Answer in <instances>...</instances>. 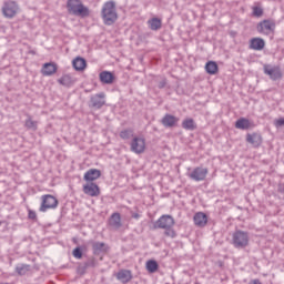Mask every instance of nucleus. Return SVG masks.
I'll return each instance as SVG.
<instances>
[{"label": "nucleus", "instance_id": "1", "mask_svg": "<svg viewBox=\"0 0 284 284\" xmlns=\"http://www.w3.org/2000/svg\"><path fill=\"white\" fill-rule=\"evenodd\" d=\"M174 217L172 215H162L153 223L152 230H165L164 236L169 239H176V231H174Z\"/></svg>", "mask_w": 284, "mask_h": 284}, {"label": "nucleus", "instance_id": "2", "mask_svg": "<svg viewBox=\"0 0 284 284\" xmlns=\"http://www.w3.org/2000/svg\"><path fill=\"white\" fill-rule=\"evenodd\" d=\"M101 17L104 26H114L119 19L116 13V2L114 0L106 1L101 10Z\"/></svg>", "mask_w": 284, "mask_h": 284}, {"label": "nucleus", "instance_id": "3", "mask_svg": "<svg viewBox=\"0 0 284 284\" xmlns=\"http://www.w3.org/2000/svg\"><path fill=\"white\" fill-rule=\"evenodd\" d=\"M67 9L69 14H73V17H81L85 19L90 14V9L81 2V0H68Z\"/></svg>", "mask_w": 284, "mask_h": 284}, {"label": "nucleus", "instance_id": "4", "mask_svg": "<svg viewBox=\"0 0 284 284\" xmlns=\"http://www.w3.org/2000/svg\"><path fill=\"white\" fill-rule=\"evenodd\" d=\"M232 245L236 247V250H244V247H247L250 245V233L236 230L232 234Z\"/></svg>", "mask_w": 284, "mask_h": 284}, {"label": "nucleus", "instance_id": "5", "mask_svg": "<svg viewBox=\"0 0 284 284\" xmlns=\"http://www.w3.org/2000/svg\"><path fill=\"white\" fill-rule=\"evenodd\" d=\"M2 14L6 19H14L17 14H19V3L17 1H4L2 6Z\"/></svg>", "mask_w": 284, "mask_h": 284}, {"label": "nucleus", "instance_id": "6", "mask_svg": "<svg viewBox=\"0 0 284 284\" xmlns=\"http://www.w3.org/2000/svg\"><path fill=\"white\" fill-rule=\"evenodd\" d=\"M41 205L39 211L45 212L47 210H57L59 207V200L54 195L45 194L41 196Z\"/></svg>", "mask_w": 284, "mask_h": 284}, {"label": "nucleus", "instance_id": "7", "mask_svg": "<svg viewBox=\"0 0 284 284\" xmlns=\"http://www.w3.org/2000/svg\"><path fill=\"white\" fill-rule=\"evenodd\" d=\"M264 74L270 77L271 81H281L283 79V71H281V67L271 64H264L263 67Z\"/></svg>", "mask_w": 284, "mask_h": 284}, {"label": "nucleus", "instance_id": "8", "mask_svg": "<svg viewBox=\"0 0 284 284\" xmlns=\"http://www.w3.org/2000/svg\"><path fill=\"white\" fill-rule=\"evenodd\" d=\"M256 30L260 34H272L276 30V22L270 19L263 20L257 24Z\"/></svg>", "mask_w": 284, "mask_h": 284}, {"label": "nucleus", "instance_id": "9", "mask_svg": "<svg viewBox=\"0 0 284 284\" xmlns=\"http://www.w3.org/2000/svg\"><path fill=\"white\" fill-rule=\"evenodd\" d=\"M88 245H91L93 256H101V254H108L110 252V246L104 242L91 240L88 242Z\"/></svg>", "mask_w": 284, "mask_h": 284}, {"label": "nucleus", "instance_id": "10", "mask_svg": "<svg viewBox=\"0 0 284 284\" xmlns=\"http://www.w3.org/2000/svg\"><path fill=\"white\" fill-rule=\"evenodd\" d=\"M209 172L207 168L197 166L189 174V176L192 181H205Z\"/></svg>", "mask_w": 284, "mask_h": 284}, {"label": "nucleus", "instance_id": "11", "mask_svg": "<svg viewBox=\"0 0 284 284\" xmlns=\"http://www.w3.org/2000/svg\"><path fill=\"white\" fill-rule=\"evenodd\" d=\"M131 152H134V154H143L145 152V139L133 138L131 141Z\"/></svg>", "mask_w": 284, "mask_h": 284}, {"label": "nucleus", "instance_id": "12", "mask_svg": "<svg viewBox=\"0 0 284 284\" xmlns=\"http://www.w3.org/2000/svg\"><path fill=\"white\" fill-rule=\"evenodd\" d=\"M90 267H97V257L91 256L85 262H82L78 265L77 271L80 276H83Z\"/></svg>", "mask_w": 284, "mask_h": 284}, {"label": "nucleus", "instance_id": "13", "mask_svg": "<svg viewBox=\"0 0 284 284\" xmlns=\"http://www.w3.org/2000/svg\"><path fill=\"white\" fill-rule=\"evenodd\" d=\"M91 108H94V110H101L103 105H105V93L100 92L98 94H94L90 99Z\"/></svg>", "mask_w": 284, "mask_h": 284}, {"label": "nucleus", "instance_id": "14", "mask_svg": "<svg viewBox=\"0 0 284 284\" xmlns=\"http://www.w3.org/2000/svg\"><path fill=\"white\" fill-rule=\"evenodd\" d=\"M246 143H250L251 145H253V148H261L263 143V136L261 135V133H256V132L247 133Z\"/></svg>", "mask_w": 284, "mask_h": 284}, {"label": "nucleus", "instance_id": "15", "mask_svg": "<svg viewBox=\"0 0 284 284\" xmlns=\"http://www.w3.org/2000/svg\"><path fill=\"white\" fill-rule=\"evenodd\" d=\"M116 281H120V283L128 284L134 276L132 275V271L122 268L115 274Z\"/></svg>", "mask_w": 284, "mask_h": 284}, {"label": "nucleus", "instance_id": "16", "mask_svg": "<svg viewBox=\"0 0 284 284\" xmlns=\"http://www.w3.org/2000/svg\"><path fill=\"white\" fill-rule=\"evenodd\" d=\"M83 192L88 196H99L101 194V189L94 182H90L83 185Z\"/></svg>", "mask_w": 284, "mask_h": 284}, {"label": "nucleus", "instance_id": "17", "mask_svg": "<svg viewBox=\"0 0 284 284\" xmlns=\"http://www.w3.org/2000/svg\"><path fill=\"white\" fill-rule=\"evenodd\" d=\"M161 123L164 128H176V123H179V118H176L170 113H166L162 118Z\"/></svg>", "mask_w": 284, "mask_h": 284}, {"label": "nucleus", "instance_id": "18", "mask_svg": "<svg viewBox=\"0 0 284 284\" xmlns=\"http://www.w3.org/2000/svg\"><path fill=\"white\" fill-rule=\"evenodd\" d=\"M57 63L54 62H47L43 64L41 72L43 74V77H52V74H57Z\"/></svg>", "mask_w": 284, "mask_h": 284}, {"label": "nucleus", "instance_id": "19", "mask_svg": "<svg viewBox=\"0 0 284 284\" xmlns=\"http://www.w3.org/2000/svg\"><path fill=\"white\" fill-rule=\"evenodd\" d=\"M236 130H252L254 128V122L250 121L247 118H240L235 122Z\"/></svg>", "mask_w": 284, "mask_h": 284}, {"label": "nucleus", "instance_id": "20", "mask_svg": "<svg viewBox=\"0 0 284 284\" xmlns=\"http://www.w3.org/2000/svg\"><path fill=\"white\" fill-rule=\"evenodd\" d=\"M84 181L88 183H92V181H97V179H101V170L99 169H90L84 173Z\"/></svg>", "mask_w": 284, "mask_h": 284}, {"label": "nucleus", "instance_id": "21", "mask_svg": "<svg viewBox=\"0 0 284 284\" xmlns=\"http://www.w3.org/2000/svg\"><path fill=\"white\" fill-rule=\"evenodd\" d=\"M100 77V81L101 83H103L104 85H112V83H114V73L110 72V71H102L99 74Z\"/></svg>", "mask_w": 284, "mask_h": 284}, {"label": "nucleus", "instance_id": "22", "mask_svg": "<svg viewBox=\"0 0 284 284\" xmlns=\"http://www.w3.org/2000/svg\"><path fill=\"white\" fill-rule=\"evenodd\" d=\"M72 67L74 68V70H77V72H83V70L88 68V62L85 61L84 58L77 57L72 61Z\"/></svg>", "mask_w": 284, "mask_h": 284}, {"label": "nucleus", "instance_id": "23", "mask_svg": "<svg viewBox=\"0 0 284 284\" xmlns=\"http://www.w3.org/2000/svg\"><path fill=\"white\" fill-rule=\"evenodd\" d=\"M193 221L197 227H205V225H207V215L203 212H199L194 215Z\"/></svg>", "mask_w": 284, "mask_h": 284}, {"label": "nucleus", "instance_id": "24", "mask_svg": "<svg viewBox=\"0 0 284 284\" xmlns=\"http://www.w3.org/2000/svg\"><path fill=\"white\" fill-rule=\"evenodd\" d=\"M265 48V40L262 38H253L250 42V49L251 50H257L261 51Z\"/></svg>", "mask_w": 284, "mask_h": 284}, {"label": "nucleus", "instance_id": "25", "mask_svg": "<svg viewBox=\"0 0 284 284\" xmlns=\"http://www.w3.org/2000/svg\"><path fill=\"white\" fill-rule=\"evenodd\" d=\"M109 225L111 227H115V230H119L121 227V214L120 213H113L109 220Z\"/></svg>", "mask_w": 284, "mask_h": 284}, {"label": "nucleus", "instance_id": "26", "mask_svg": "<svg viewBox=\"0 0 284 284\" xmlns=\"http://www.w3.org/2000/svg\"><path fill=\"white\" fill-rule=\"evenodd\" d=\"M58 83L64 85V88H72V85H74V79H72L70 74H64L58 80Z\"/></svg>", "mask_w": 284, "mask_h": 284}, {"label": "nucleus", "instance_id": "27", "mask_svg": "<svg viewBox=\"0 0 284 284\" xmlns=\"http://www.w3.org/2000/svg\"><path fill=\"white\" fill-rule=\"evenodd\" d=\"M145 267L149 274H154L155 272H159V262L149 260L146 261Z\"/></svg>", "mask_w": 284, "mask_h": 284}, {"label": "nucleus", "instance_id": "28", "mask_svg": "<svg viewBox=\"0 0 284 284\" xmlns=\"http://www.w3.org/2000/svg\"><path fill=\"white\" fill-rule=\"evenodd\" d=\"M148 26L150 30L156 31V30H161L163 23L161 22V19L152 18L148 21Z\"/></svg>", "mask_w": 284, "mask_h": 284}, {"label": "nucleus", "instance_id": "29", "mask_svg": "<svg viewBox=\"0 0 284 284\" xmlns=\"http://www.w3.org/2000/svg\"><path fill=\"white\" fill-rule=\"evenodd\" d=\"M183 130H190L191 132H194L196 130V123L194 122V119H185L182 122Z\"/></svg>", "mask_w": 284, "mask_h": 284}, {"label": "nucleus", "instance_id": "30", "mask_svg": "<svg viewBox=\"0 0 284 284\" xmlns=\"http://www.w3.org/2000/svg\"><path fill=\"white\" fill-rule=\"evenodd\" d=\"M205 71L207 74H216L219 72V64L214 61H209L205 64Z\"/></svg>", "mask_w": 284, "mask_h": 284}, {"label": "nucleus", "instance_id": "31", "mask_svg": "<svg viewBox=\"0 0 284 284\" xmlns=\"http://www.w3.org/2000/svg\"><path fill=\"white\" fill-rule=\"evenodd\" d=\"M16 272H17V274H19V276H26V274H28V272H30V265L20 264L18 266H16Z\"/></svg>", "mask_w": 284, "mask_h": 284}, {"label": "nucleus", "instance_id": "32", "mask_svg": "<svg viewBox=\"0 0 284 284\" xmlns=\"http://www.w3.org/2000/svg\"><path fill=\"white\" fill-rule=\"evenodd\" d=\"M132 136H134V131L132 129H125L120 132V138H122L124 141L132 139Z\"/></svg>", "mask_w": 284, "mask_h": 284}, {"label": "nucleus", "instance_id": "33", "mask_svg": "<svg viewBox=\"0 0 284 284\" xmlns=\"http://www.w3.org/2000/svg\"><path fill=\"white\" fill-rule=\"evenodd\" d=\"M72 256L74 258H78V261H81V258H83V253L81 251V248L79 246H77L75 248H73L72 251Z\"/></svg>", "mask_w": 284, "mask_h": 284}, {"label": "nucleus", "instance_id": "34", "mask_svg": "<svg viewBox=\"0 0 284 284\" xmlns=\"http://www.w3.org/2000/svg\"><path fill=\"white\" fill-rule=\"evenodd\" d=\"M24 125L28 128V130H37V122H34L31 118L26 120Z\"/></svg>", "mask_w": 284, "mask_h": 284}, {"label": "nucleus", "instance_id": "35", "mask_svg": "<svg viewBox=\"0 0 284 284\" xmlns=\"http://www.w3.org/2000/svg\"><path fill=\"white\" fill-rule=\"evenodd\" d=\"M253 17H263V9L260 7L253 8Z\"/></svg>", "mask_w": 284, "mask_h": 284}, {"label": "nucleus", "instance_id": "36", "mask_svg": "<svg viewBox=\"0 0 284 284\" xmlns=\"http://www.w3.org/2000/svg\"><path fill=\"white\" fill-rule=\"evenodd\" d=\"M274 125H275V128H283V125H284V118L275 120Z\"/></svg>", "mask_w": 284, "mask_h": 284}, {"label": "nucleus", "instance_id": "37", "mask_svg": "<svg viewBox=\"0 0 284 284\" xmlns=\"http://www.w3.org/2000/svg\"><path fill=\"white\" fill-rule=\"evenodd\" d=\"M28 219L31 221H37V212L29 210Z\"/></svg>", "mask_w": 284, "mask_h": 284}, {"label": "nucleus", "instance_id": "38", "mask_svg": "<svg viewBox=\"0 0 284 284\" xmlns=\"http://www.w3.org/2000/svg\"><path fill=\"white\" fill-rule=\"evenodd\" d=\"M165 85H168V80L163 79L162 81L159 82L158 88L160 90H163V88H165Z\"/></svg>", "mask_w": 284, "mask_h": 284}, {"label": "nucleus", "instance_id": "39", "mask_svg": "<svg viewBox=\"0 0 284 284\" xmlns=\"http://www.w3.org/2000/svg\"><path fill=\"white\" fill-rule=\"evenodd\" d=\"M81 251H82V253L83 254H88V244H82V245H80V246H78Z\"/></svg>", "mask_w": 284, "mask_h": 284}, {"label": "nucleus", "instance_id": "40", "mask_svg": "<svg viewBox=\"0 0 284 284\" xmlns=\"http://www.w3.org/2000/svg\"><path fill=\"white\" fill-rule=\"evenodd\" d=\"M277 192H280V194H284V183H280L277 185Z\"/></svg>", "mask_w": 284, "mask_h": 284}, {"label": "nucleus", "instance_id": "41", "mask_svg": "<svg viewBox=\"0 0 284 284\" xmlns=\"http://www.w3.org/2000/svg\"><path fill=\"white\" fill-rule=\"evenodd\" d=\"M130 214H131L132 219H135V220L141 219V214L134 213V211H131Z\"/></svg>", "mask_w": 284, "mask_h": 284}, {"label": "nucleus", "instance_id": "42", "mask_svg": "<svg viewBox=\"0 0 284 284\" xmlns=\"http://www.w3.org/2000/svg\"><path fill=\"white\" fill-rule=\"evenodd\" d=\"M248 284H263V283L261 282V280L255 278V280H251V281L248 282Z\"/></svg>", "mask_w": 284, "mask_h": 284}]
</instances>
